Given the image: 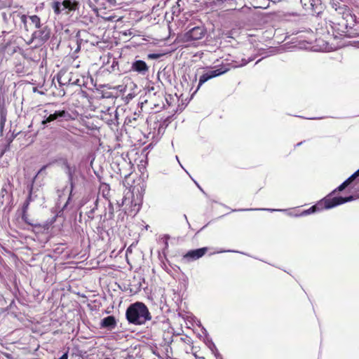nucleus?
<instances>
[{"mask_svg":"<svg viewBox=\"0 0 359 359\" xmlns=\"http://www.w3.org/2000/svg\"><path fill=\"white\" fill-rule=\"evenodd\" d=\"M16 47L11 46V42H7L6 43L2 45L1 50L4 53H8V55H12L16 51Z\"/></svg>","mask_w":359,"mask_h":359,"instance_id":"ddd939ff","label":"nucleus"},{"mask_svg":"<svg viewBox=\"0 0 359 359\" xmlns=\"http://www.w3.org/2000/svg\"><path fill=\"white\" fill-rule=\"evenodd\" d=\"M116 326V320L114 316H109L104 318L100 322L101 328L112 330Z\"/></svg>","mask_w":359,"mask_h":359,"instance_id":"9d476101","label":"nucleus"},{"mask_svg":"<svg viewBox=\"0 0 359 359\" xmlns=\"http://www.w3.org/2000/svg\"><path fill=\"white\" fill-rule=\"evenodd\" d=\"M359 176V169L355 172L353 175H351L347 180H346L341 185H339L337 188H336L334 191H332L330 194L327 196L319 201L316 204L311 206L307 210H304L301 215H307L316 212H319L325 209H330L334 208L337 205L343 204L346 202L352 201L354 200V196H349L348 197H341V196H334L332 197V195H334L337 191H341L344 189H346L357 177Z\"/></svg>","mask_w":359,"mask_h":359,"instance_id":"f257e3e1","label":"nucleus"},{"mask_svg":"<svg viewBox=\"0 0 359 359\" xmlns=\"http://www.w3.org/2000/svg\"><path fill=\"white\" fill-rule=\"evenodd\" d=\"M32 36L34 39L39 40L41 43H45L50 37V29L47 26H45L35 31Z\"/></svg>","mask_w":359,"mask_h":359,"instance_id":"6e6552de","label":"nucleus"},{"mask_svg":"<svg viewBox=\"0 0 359 359\" xmlns=\"http://www.w3.org/2000/svg\"><path fill=\"white\" fill-rule=\"evenodd\" d=\"M73 119L74 118L67 111L58 110L55 111L53 114H50L44 120H43L41 121V125L45 128L47 126L48 123L54 121H62L64 120L65 121H69Z\"/></svg>","mask_w":359,"mask_h":359,"instance_id":"39448f33","label":"nucleus"},{"mask_svg":"<svg viewBox=\"0 0 359 359\" xmlns=\"http://www.w3.org/2000/svg\"><path fill=\"white\" fill-rule=\"evenodd\" d=\"M126 316L128 322L134 325H142L151 318L147 306L140 302L130 304L126 310Z\"/></svg>","mask_w":359,"mask_h":359,"instance_id":"f03ea898","label":"nucleus"},{"mask_svg":"<svg viewBox=\"0 0 359 359\" xmlns=\"http://www.w3.org/2000/svg\"><path fill=\"white\" fill-rule=\"evenodd\" d=\"M172 14H174V15H180L181 11L180 8V4H179L178 1L176 3V5L173 6L172 7Z\"/></svg>","mask_w":359,"mask_h":359,"instance_id":"2eb2a0df","label":"nucleus"},{"mask_svg":"<svg viewBox=\"0 0 359 359\" xmlns=\"http://www.w3.org/2000/svg\"><path fill=\"white\" fill-rule=\"evenodd\" d=\"M49 165H50V163H49V164H48V165H45L42 166V167L41 168V169L39 170V172H38L37 175H39V174H41V172H44V170L46 169V168H47Z\"/></svg>","mask_w":359,"mask_h":359,"instance_id":"a211bd4d","label":"nucleus"},{"mask_svg":"<svg viewBox=\"0 0 359 359\" xmlns=\"http://www.w3.org/2000/svg\"><path fill=\"white\" fill-rule=\"evenodd\" d=\"M6 121V116L2 115V116H1V118H0V123H3V124H5Z\"/></svg>","mask_w":359,"mask_h":359,"instance_id":"aec40b11","label":"nucleus"},{"mask_svg":"<svg viewBox=\"0 0 359 359\" xmlns=\"http://www.w3.org/2000/svg\"><path fill=\"white\" fill-rule=\"evenodd\" d=\"M226 0H217V1L219 2V3H224Z\"/></svg>","mask_w":359,"mask_h":359,"instance_id":"5701e85b","label":"nucleus"},{"mask_svg":"<svg viewBox=\"0 0 359 359\" xmlns=\"http://www.w3.org/2000/svg\"><path fill=\"white\" fill-rule=\"evenodd\" d=\"M115 18H116V16L110 15V16L107 17L105 18V20H107V21H114Z\"/></svg>","mask_w":359,"mask_h":359,"instance_id":"6ab92c4d","label":"nucleus"},{"mask_svg":"<svg viewBox=\"0 0 359 359\" xmlns=\"http://www.w3.org/2000/svg\"><path fill=\"white\" fill-rule=\"evenodd\" d=\"M208 251V248L207 247L189 250L183 256V259L186 260L187 262L198 259L199 258L203 257Z\"/></svg>","mask_w":359,"mask_h":359,"instance_id":"0eeeda50","label":"nucleus"},{"mask_svg":"<svg viewBox=\"0 0 359 359\" xmlns=\"http://www.w3.org/2000/svg\"><path fill=\"white\" fill-rule=\"evenodd\" d=\"M95 2H97L99 0H94Z\"/></svg>","mask_w":359,"mask_h":359,"instance_id":"393cba45","label":"nucleus"},{"mask_svg":"<svg viewBox=\"0 0 359 359\" xmlns=\"http://www.w3.org/2000/svg\"><path fill=\"white\" fill-rule=\"evenodd\" d=\"M206 33V29L203 26H196L190 29L184 34V39L187 41H197L202 39Z\"/></svg>","mask_w":359,"mask_h":359,"instance_id":"423d86ee","label":"nucleus"},{"mask_svg":"<svg viewBox=\"0 0 359 359\" xmlns=\"http://www.w3.org/2000/svg\"><path fill=\"white\" fill-rule=\"evenodd\" d=\"M230 70L229 65H220L216 69L209 70L204 74H203L198 81V85L196 90H198L201 86L205 83L206 81L215 78L217 76H221Z\"/></svg>","mask_w":359,"mask_h":359,"instance_id":"20e7f679","label":"nucleus"},{"mask_svg":"<svg viewBox=\"0 0 359 359\" xmlns=\"http://www.w3.org/2000/svg\"><path fill=\"white\" fill-rule=\"evenodd\" d=\"M58 359H67V354L65 353L63 354L60 358Z\"/></svg>","mask_w":359,"mask_h":359,"instance_id":"4be33fe9","label":"nucleus"},{"mask_svg":"<svg viewBox=\"0 0 359 359\" xmlns=\"http://www.w3.org/2000/svg\"><path fill=\"white\" fill-rule=\"evenodd\" d=\"M50 6L55 15L62 14V11L68 15L72 11L79 10V3L76 0H64L62 2L53 1L51 2Z\"/></svg>","mask_w":359,"mask_h":359,"instance_id":"7ed1b4c3","label":"nucleus"},{"mask_svg":"<svg viewBox=\"0 0 359 359\" xmlns=\"http://www.w3.org/2000/svg\"><path fill=\"white\" fill-rule=\"evenodd\" d=\"M29 19L31 20L32 22L36 28L39 29L41 27V19L38 15H32L29 17Z\"/></svg>","mask_w":359,"mask_h":359,"instance_id":"4468645a","label":"nucleus"},{"mask_svg":"<svg viewBox=\"0 0 359 359\" xmlns=\"http://www.w3.org/2000/svg\"><path fill=\"white\" fill-rule=\"evenodd\" d=\"M29 204H30V203H29L28 201H25L23 203L22 206V219L26 224H27L30 226H35V227L41 226L40 224L32 223L29 219L27 211L29 209Z\"/></svg>","mask_w":359,"mask_h":359,"instance_id":"9b49d317","label":"nucleus"},{"mask_svg":"<svg viewBox=\"0 0 359 359\" xmlns=\"http://www.w3.org/2000/svg\"><path fill=\"white\" fill-rule=\"evenodd\" d=\"M32 191H33V185H30L29 189V194L28 196L25 200V201H28L29 203H31L32 201Z\"/></svg>","mask_w":359,"mask_h":359,"instance_id":"dca6fc26","label":"nucleus"},{"mask_svg":"<svg viewBox=\"0 0 359 359\" xmlns=\"http://www.w3.org/2000/svg\"><path fill=\"white\" fill-rule=\"evenodd\" d=\"M115 0H108L109 2L111 3L112 1H114Z\"/></svg>","mask_w":359,"mask_h":359,"instance_id":"b1692460","label":"nucleus"},{"mask_svg":"<svg viewBox=\"0 0 359 359\" xmlns=\"http://www.w3.org/2000/svg\"><path fill=\"white\" fill-rule=\"evenodd\" d=\"M130 70L144 75L148 72L149 67L144 61L138 60L133 62Z\"/></svg>","mask_w":359,"mask_h":359,"instance_id":"1a4fd4ad","label":"nucleus"},{"mask_svg":"<svg viewBox=\"0 0 359 359\" xmlns=\"http://www.w3.org/2000/svg\"><path fill=\"white\" fill-rule=\"evenodd\" d=\"M57 80L60 86H65L69 84L70 79L67 72L60 71L57 76Z\"/></svg>","mask_w":359,"mask_h":359,"instance_id":"f8f14e48","label":"nucleus"},{"mask_svg":"<svg viewBox=\"0 0 359 359\" xmlns=\"http://www.w3.org/2000/svg\"><path fill=\"white\" fill-rule=\"evenodd\" d=\"M4 126H5V124H3V123H0V132L1 133H3V130H4Z\"/></svg>","mask_w":359,"mask_h":359,"instance_id":"412c9836","label":"nucleus"},{"mask_svg":"<svg viewBox=\"0 0 359 359\" xmlns=\"http://www.w3.org/2000/svg\"><path fill=\"white\" fill-rule=\"evenodd\" d=\"M27 17L26 15H22L20 16V20L24 24L25 27H27Z\"/></svg>","mask_w":359,"mask_h":359,"instance_id":"f3484780","label":"nucleus"}]
</instances>
